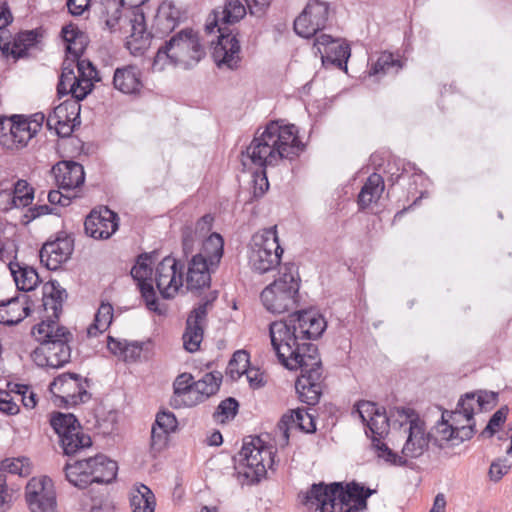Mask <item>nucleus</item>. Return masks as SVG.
Segmentation results:
<instances>
[{"label":"nucleus","mask_w":512,"mask_h":512,"mask_svg":"<svg viewBox=\"0 0 512 512\" xmlns=\"http://www.w3.org/2000/svg\"><path fill=\"white\" fill-rule=\"evenodd\" d=\"M454 423L455 422L449 423V421L445 419L443 413L441 420L437 422V424L432 428L430 432H434L442 444L443 442L454 440Z\"/></svg>","instance_id":"nucleus-57"},{"label":"nucleus","mask_w":512,"mask_h":512,"mask_svg":"<svg viewBox=\"0 0 512 512\" xmlns=\"http://www.w3.org/2000/svg\"><path fill=\"white\" fill-rule=\"evenodd\" d=\"M19 291L28 292L36 288L41 279L35 268L11 261L8 265Z\"/></svg>","instance_id":"nucleus-30"},{"label":"nucleus","mask_w":512,"mask_h":512,"mask_svg":"<svg viewBox=\"0 0 512 512\" xmlns=\"http://www.w3.org/2000/svg\"><path fill=\"white\" fill-rule=\"evenodd\" d=\"M41 37L42 32L40 29L26 30L18 33L13 41V46L10 51L11 55L15 59L27 56L28 50L36 46Z\"/></svg>","instance_id":"nucleus-36"},{"label":"nucleus","mask_w":512,"mask_h":512,"mask_svg":"<svg viewBox=\"0 0 512 512\" xmlns=\"http://www.w3.org/2000/svg\"><path fill=\"white\" fill-rule=\"evenodd\" d=\"M80 107L76 103L60 104L55 107L46 119V128H58V126H69L76 128L80 124L79 117Z\"/></svg>","instance_id":"nucleus-28"},{"label":"nucleus","mask_w":512,"mask_h":512,"mask_svg":"<svg viewBox=\"0 0 512 512\" xmlns=\"http://www.w3.org/2000/svg\"><path fill=\"white\" fill-rule=\"evenodd\" d=\"M184 264L172 256H166L156 266L155 282L164 299H171L183 283Z\"/></svg>","instance_id":"nucleus-14"},{"label":"nucleus","mask_w":512,"mask_h":512,"mask_svg":"<svg viewBox=\"0 0 512 512\" xmlns=\"http://www.w3.org/2000/svg\"><path fill=\"white\" fill-rule=\"evenodd\" d=\"M59 319H55L53 315L47 316L46 320L35 325L32 329L33 334H37V340L43 345L44 340H53L57 337H65L70 335V331L64 326H57Z\"/></svg>","instance_id":"nucleus-37"},{"label":"nucleus","mask_w":512,"mask_h":512,"mask_svg":"<svg viewBox=\"0 0 512 512\" xmlns=\"http://www.w3.org/2000/svg\"><path fill=\"white\" fill-rule=\"evenodd\" d=\"M51 172L59 189L73 191L84 184L85 172L83 166L73 160H62L53 165Z\"/></svg>","instance_id":"nucleus-18"},{"label":"nucleus","mask_w":512,"mask_h":512,"mask_svg":"<svg viewBox=\"0 0 512 512\" xmlns=\"http://www.w3.org/2000/svg\"><path fill=\"white\" fill-rule=\"evenodd\" d=\"M475 396V393L470 392L459 399L455 411H452L450 414L453 422H459L458 417L460 416H463L468 422L473 421Z\"/></svg>","instance_id":"nucleus-49"},{"label":"nucleus","mask_w":512,"mask_h":512,"mask_svg":"<svg viewBox=\"0 0 512 512\" xmlns=\"http://www.w3.org/2000/svg\"><path fill=\"white\" fill-rule=\"evenodd\" d=\"M74 250V240L65 232L59 233L54 241H47L39 252L40 261L48 270H57L70 259Z\"/></svg>","instance_id":"nucleus-17"},{"label":"nucleus","mask_w":512,"mask_h":512,"mask_svg":"<svg viewBox=\"0 0 512 512\" xmlns=\"http://www.w3.org/2000/svg\"><path fill=\"white\" fill-rule=\"evenodd\" d=\"M508 414V408L507 407H501L496 412L493 413V415L490 417L486 427L481 432V436L484 437H492L496 431L497 428H499L502 424H504Z\"/></svg>","instance_id":"nucleus-56"},{"label":"nucleus","mask_w":512,"mask_h":512,"mask_svg":"<svg viewBox=\"0 0 512 512\" xmlns=\"http://www.w3.org/2000/svg\"><path fill=\"white\" fill-rule=\"evenodd\" d=\"M250 249H260L268 252V255L279 254V259L283 254V248L279 244V238L277 235V226L264 228L256 232L250 241Z\"/></svg>","instance_id":"nucleus-29"},{"label":"nucleus","mask_w":512,"mask_h":512,"mask_svg":"<svg viewBox=\"0 0 512 512\" xmlns=\"http://www.w3.org/2000/svg\"><path fill=\"white\" fill-rule=\"evenodd\" d=\"M182 249L186 257L193 252L195 241L199 238L192 225H185L181 231Z\"/></svg>","instance_id":"nucleus-61"},{"label":"nucleus","mask_w":512,"mask_h":512,"mask_svg":"<svg viewBox=\"0 0 512 512\" xmlns=\"http://www.w3.org/2000/svg\"><path fill=\"white\" fill-rule=\"evenodd\" d=\"M195 381L194 377L190 373H182L178 375L173 383V394L175 395H186L191 391H194Z\"/></svg>","instance_id":"nucleus-58"},{"label":"nucleus","mask_w":512,"mask_h":512,"mask_svg":"<svg viewBox=\"0 0 512 512\" xmlns=\"http://www.w3.org/2000/svg\"><path fill=\"white\" fill-rule=\"evenodd\" d=\"M119 228V216L107 206L90 211L84 221L85 233L94 239H108Z\"/></svg>","instance_id":"nucleus-16"},{"label":"nucleus","mask_w":512,"mask_h":512,"mask_svg":"<svg viewBox=\"0 0 512 512\" xmlns=\"http://www.w3.org/2000/svg\"><path fill=\"white\" fill-rule=\"evenodd\" d=\"M395 408L396 407L390 410L389 415H387L386 409L384 408L377 416L371 417V419L368 420L366 435L370 437L371 440L372 438L382 440L388 435L391 418L395 416L398 417Z\"/></svg>","instance_id":"nucleus-35"},{"label":"nucleus","mask_w":512,"mask_h":512,"mask_svg":"<svg viewBox=\"0 0 512 512\" xmlns=\"http://www.w3.org/2000/svg\"><path fill=\"white\" fill-rule=\"evenodd\" d=\"M66 289L57 280H49L42 287V304L44 311L52 310L55 319H59L63 311V303L67 299Z\"/></svg>","instance_id":"nucleus-27"},{"label":"nucleus","mask_w":512,"mask_h":512,"mask_svg":"<svg viewBox=\"0 0 512 512\" xmlns=\"http://www.w3.org/2000/svg\"><path fill=\"white\" fill-rule=\"evenodd\" d=\"M246 15V7L240 0H225L223 7L213 10L205 29L212 33L218 28V42L213 48V58L219 68L237 69L241 62V48L237 34L224 25L234 24Z\"/></svg>","instance_id":"nucleus-3"},{"label":"nucleus","mask_w":512,"mask_h":512,"mask_svg":"<svg viewBox=\"0 0 512 512\" xmlns=\"http://www.w3.org/2000/svg\"><path fill=\"white\" fill-rule=\"evenodd\" d=\"M49 422L59 440L81 427L79 420L72 413L55 411L51 414Z\"/></svg>","instance_id":"nucleus-39"},{"label":"nucleus","mask_w":512,"mask_h":512,"mask_svg":"<svg viewBox=\"0 0 512 512\" xmlns=\"http://www.w3.org/2000/svg\"><path fill=\"white\" fill-rule=\"evenodd\" d=\"M249 365V354L244 350L236 351L230 359L226 373L233 379L246 374L249 385L253 389L265 385L264 375L258 368H247Z\"/></svg>","instance_id":"nucleus-20"},{"label":"nucleus","mask_w":512,"mask_h":512,"mask_svg":"<svg viewBox=\"0 0 512 512\" xmlns=\"http://www.w3.org/2000/svg\"><path fill=\"white\" fill-rule=\"evenodd\" d=\"M498 393L493 391H481L477 396L476 403L480 410L492 408L497 404Z\"/></svg>","instance_id":"nucleus-64"},{"label":"nucleus","mask_w":512,"mask_h":512,"mask_svg":"<svg viewBox=\"0 0 512 512\" xmlns=\"http://www.w3.org/2000/svg\"><path fill=\"white\" fill-rule=\"evenodd\" d=\"M384 190V180L380 174L372 173L362 186L357 204L359 210L363 211L370 206L372 202L377 201Z\"/></svg>","instance_id":"nucleus-32"},{"label":"nucleus","mask_w":512,"mask_h":512,"mask_svg":"<svg viewBox=\"0 0 512 512\" xmlns=\"http://www.w3.org/2000/svg\"><path fill=\"white\" fill-rule=\"evenodd\" d=\"M34 199V189L25 180H18L14 187L12 203L15 207H27Z\"/></svg>","instance_id":"nucleus-50"},{"label":"nucleus","mask_w":512,"mask_h":512,"mask_svg":"<svg viewBox=\"0 0 512 512\" xmlns=\"http://www.w3.org/2000/svg\"><path fill=\"white\" fill-rule=\"evenodd\" d=\"M145 345L144 342H126V345L124 347V352L122 355V358L126 362L130 361H136L138 358H140L141 352L143 350V346Z\"/></svg>","instance_id":"nucleus-62"},{"label":"nucleus","mask_w":512,"mask_h":512,"mask_svg":"<svg viewBox=\"0 0 512 512\" xmlns=\"http://www.w3.org/2000/svg\"><path fill=\"white\" fill-rule=\"evenodd\" d=\"M25 498L31 512L56 510V492L52 480L47 476L30 479L25 488Z\"/></svg>","instance_id":"nucleus-12"},{"label":"nucleus","mask_w":512,"mask_h":512,"mask_svg":"<svg viewBox=\"0 0 512 512\" xmlns=\"http://www.w3.org/2000/svg\"><path fill=\"white\" fill-rule=\"evenodd\" d=\"M325 52L327 53V58L337 67L342 68L344 66L346 68L347 61L351 55L348 44L335 42V44L330 46Z\"/></svg>","instance_id":"nucleus-53"},{"label":"nucleus","mask_w":512,"mask_h":512,"mask_svg":"<svg viewBox=\"0 0 512 512\" xmlns=\"http://www.w3.org/2000/svg\"><path fill=\"white\" fill-rule=\"evenodd\" d=\"M511 466L507 463L506 458H498L494 460L489 468L488 476L489 479L493 482L500 481L504 475H506Z\"/></svg>","instance_id":"nucleus-60"},{"label":"nucleus","mask_w":512,"mask_h":512,"mask_svg":"<svg viewBox=\"0 0 512 512\" xmlns=\"http://www.w3.org/2000/svg\"><path fill=\"white\" fill-rule=\"evenodd\" d=\"M371 446L377 453V457L383 459L385 462L394 466L408 467V457L399 456L396 452L388 447L387 444L379 440V438H372Z\"/></svg>","instance_id":"nucleus-46"},{"label":"nucleus","mask_w":512,"mask_h":512,"mask_svg":"<svg viewBox=\"0 0 512 512\" xmlns=\"http://www.w3.org/2000/svg\"><path fill=\"white\" fill-rule=\"evenodd\" d=\"M299 130H263L246 147L243 156L255 167L275 166L281 159H293L304 150Z\"/></svg>","instance_id":"nucleus-4"},{"label":"nucleus","mask_w":512,"mask_h":512,"mask_svg":"<svg viewBox=\"0 0 512 512\" xmlns=\"http://www.w3.org/2000/svg\"><path fill=\"white\" fill-rule=\"evenodd\" d=\"M123 5L119 0H105L101 3L100 18L111 32L115 31L121 20Z\"/></svg>","instance_id":"nucleus-43"},{"label":"nucleus","mask_w":512,"mask_h":512,"mask_svg":"<svg viewBox=\"0 0 512 512\" xmlns=\"http://www.w3.org/2000/svg\"><path fill=\"white\" fill-rule=\"evenodd\" d=\"M223 254L224 239L219 233L213 232L203 241L201 251L196 255H203L212 268H217Z\"/></svg>","instance_id":"nucleus-34"},{"label":"nucleus","mask_w":512,"mask_h":512,"mask_svg":"<svg viewBox=\"0 0 512 512\" xmlns=\"http://www.w3.org/2000/svg\"><path fill=\"white\" fill-rule=\"evenodd\" d=\"M141 77V70L137 66L127 65L115 70L113 85L124 94H136L143 87Z\"/></svg>","instance_id":"nucleus-26"},{"label":"nucleus","mask_w":512,"mask_h":512,"mask_svg":"<svg viewBox=\"0 0 512 512\" xmlns=\"http://www.w3.org/2000/svg\"><path fill=\"white\" fill-rule=\"evenodd\" d=\"M19 406L13 402L10 394L0 390V412L7 415H16L19 412Z\"/></svg>","instance_id":"nucleus-63"},{"label":"nucleus","mask_w":512,"mask_h":512,"mask_svg":"<svg viewBox=\"0 0 512 512\" xmlns=\"http://www.w3.org/2000/svg\"><path fill=\"white\" fill-rule=\"evenodd\" d=\"M284 268L285 272L260 294L264 307L275 314L290 311L299 304L300 279L292 273L294 264H286Z\"/></svg>","instance_id":"nucleus-8"},{"label":"nucleus","mask_w":512,"mask_h":512,"mask_svg":"<svg viewBox=\"0 0 512 512\" xmlns=\"http://www.w3.org/2000/svg\"><path fill=\"white\" fill-rule=\"evenodd\" d=\"M275 451L267 448L260 437L251 438L250 442H243V446L237 457H234L236 469L252 484L259 483L266 477L267 468L264 464L265 456L269 458L268 468L273 469L275 464Z\"/></svg>","instance_id":"nucleus-10"},{"label":"nucleus","mask_w":512,"mask_h":512,"mask_svg":"<svg viewBox=\"0 0 512 512\" xmlns=\"http://www.w3.org/2000/svg\"><path fill=\"white\" fill-rule=\"evenodd\" d=\"M292 424L305 433H315L316 423L312 415L303 409H296L290 413H285L280 418L277 428L282 434L283 443L281 446H286L289 443V429Z\"/></svg>","instance_id":"nucleus-21"},{"label":"nucleus","mask_w":512,"mask_h":512,"mask_svg":"<svg viewBox=\"0 0 512 512\" xmlns=\"http://www.w3.org/2000/svg\"><path fill=\"white\" fill-rule=\"evenodd\" d=\"M45 115L37 112L32 115L13 114L10 117L0 115V126L3 128L6 121H9L10 128H42L45 121Z\"/></svg>","instance_id":"nucleus-42"},{"label":"nucleus","mask_w":512,"mask_h":512,"mask_svg":"<svg viewBox=\"0 0 512 512\" xmlns=\"http://www.w3.org/2000/svg\"><path fill=\"white\" fill-rule=\"evenodd\" d=\"M249 263L254 271L264 274L280 264L279 254L270 257L265 250L250 249Z\"/></svg>","instance_id":"nucleus-40"},{"label":"nucleus","mask_w":512,"mask_h":512,"mask_svg":"<svg viewBox=\"0 0 512 512\" xmlns=\"http://www.w3.org/2000/svg\"><path fill=\"white\" fill-rule=\"evenodd\" d=\"M117 471V462L104 454L67 462L64 466L67 481L79 489L93 483L110 484L116 479Z\"/></svg>","instance_id":"nucleus-6"},{"label":"nucleus","mask_w":512,"mask_h":512,"mask_svg":"<svg viewBox=\"0 0 512 512\" xmlns=\"http://www.w3.org/2000/svg\"><path fill=\"white\" fill-rule=\"evenodd\" d=\"M213 299H203L189 313L186 319L185 331L182 335L185 350L194 353L199 350L203 340L204 326L207 321L208 307L212 306Z\"/></svg>","instance_id":"nucleus-15"},{"label":"nucleus","mask_w":512,"mask_h":512,"mask_svg":"<svg viewBox=\"0 0 512 512\" xmlns=\"http://www.w3.org/2000/svg\"><path fill=\"white\" fill-rule=\"evenodd\" d=\"M383 409L384 407H380L377 403L367 400H360L354 405V411L358 413L365 426L368 424V420L371 419V417L377 416Z\"/></svg>","instance_id":"nucleus-55"},{"label":"nucleus","mask_w":512,"mask_h":512,"mask_svg":"<svg viewBox=\"0 0 512 512\" xmlns=\"http://www.w3.org/2000/svg\"><path fill=\"white\" fill-rule=\"evenodd\" d=\"M329 14L327 2L310 0L294 21V31L303 38H310L326 27Z\"/></svg>","instance_id":"nucleus-13"},{"label":"nucleus","mask_w":512,"mask_h":512,"mask_svg":"<svg viewBox=\"0 0 512 512\" xmlns=\"http://www.w3.org/2000/svg\"><path fill=\"white\" fill-rule=\"evenodd\" d=\"M401 68L399 60L394 59L391 53H382L376 63L371 68V75L388 74L391 71L395 73Z\"/></svg>","instance_id":"nucleus-52"},{"label":"nucleus","mask_w":512,"mask_h":512,"mask_svg":"<svg viewBox=\"0 0 512 512\" xmlns=\"http://www.w3.org/2000/svg\"><path fill=\"white\" fill-rule=\"evenodd\" d=\"M186 18V10L174 0L163 1L157 11L154 27L160 33H170Z\"/></svg>","instance_id":"nucleus-22"},{"label":"nucleus","mask_w":512,"mask_h":512,"mask_svg":"<svg viewBox=\"0 0 512 512\" xmlns=\"http://www.w3.org/2000/svg\"><path fill=\"white\" fill-rule=\"evenodd\" d=\"M113 318V307L109 303H102L95 314L93 324L87 329L89 337H95L105 331L111 324Z\"/></svg>","instance_id":"nucleus-44"},{"label":"nucleus","mask_w":512,"mask_h":512,"mask_svg":"<svg viewBox=\"0 0 512 512\" xmlns=\"http://www.w3.org/2000/svg\"><path fill=\"white\" fill-rule=\"evenodd\" d=\"M61 36L66 43V58L57 85L60 96L71 94L78 102L87 97L94 88V82L100 80L93 63L81 59L88 44L87 35L73 23L62 27Z\"/></svg>","instance_id":"nucleus-2"},{"label":"nucleus","mask_w":512,"mask_h":512,"mask_svg":"<svg viewBox=\"0 0 512 512\" xmlns=\"http://www.w3.org/2000/svg\"><path fill=\"white\" fill-rule=\"evenodd\" d=\"M39 130H0V145L5 149H22Z\"/></svg>","instance_id":"nucleus-38"},{"label":"nucleus","mask_w":512,"mask_h":512,"mask_svg":"<svg viewBox=\"0 0 512 512\" xmlns=\"http://www.w3.org/2000/svg\"><path fill=\"white\" fill-rule=\"evenodd\" d=\"M215 269L203 258V255H193L188 264L187 288L189 290H201L210 287L211 272H214Z\"/></svg>","instance_id":"nucleus-23"},{"label":"nucleus","mask_w":512,"mask_h":512,"mask_svg":"<svg viewBox=\"0 0 512 512\" xmlns=\"http://www.w3.org/2000/svg\"><path fill=\"white\" fill-rule=\"evenodd\" d=\"M253 183L254 197H262L269 188L266 168L257 167V169L253 172Z\"/></svg>","instance_id":"nucleus-59"},{"label":"nucleus","mask_w":512,"mask_h":512,"mask_svg":"<svg viewBox=\"0 0 512 512\" xmlns=\"http://www.w3.org/2000/svg\"><path fill=\"white\" fill-rule=\"evenodd\" d=\"M34 302L28 295L14 296L0 301V323L6 326L19 324L32 312Z\"/></svg>","instance_id":"nucleus-19"},{"label":"nucleus","mask_w":512,"mask_h":512,"mask_svg":"<svg viewBox=\"0 0 512 512\" xmlns=\"http://www.w3.org/2000/svg\"><path fill=\"white\" fill-rule=\"evenodd\" d=\"M222 380L223 376L219 371L205 373L201 379L195 381L194 391L197 393V396L190 405H197L215 395L220 389Z\"/></svg>","instance_id":"nucleus-31"},{"label":"nucleus","mask_w":512,"mask_h":512,"mask_svg":"<svg viewBox=\"0 0 512 512\" xmlns=\"http://www.w3.org/2000/svg\"><path fill=\"white\" fill-rule=\"evenodd\" d=\"M367 491H375L366 487L364 484L355 480L351 482H325L313 483L306 492H301V503L305 506L317 505L325 508V504L339 501V506L343 509L351 502L361 499Z\"/></svg>","instance_id":"nucleus-7"},{"label":"nucleus","mask_w":512,"mask_h":512,"mask_svg":"<svg viewBox=\"0 0 512 512\" xmlns=\"http://www.w3.org/2000/svg\"><path fill=\"white\" fill-rule=\"evenodd\" d=\"M23 459H5L0 464V512H7L12 506V496L8 493L7 477L5 472L22 476L28 473V469H24Z\"/></svg>","instance_id":"nucleus-25"},{"label":"nucleus","mask_w":512,"mask_h":512,"mask_svg":"<svg viewBox=\"0 0 512 512\" xmlns=\"http://www.w3.org/2000/svg\"><path fill=\"white\" fill-rule=\"evenodd\" d=\"M137 287L139 289L141 298L143 299L146 308L149 311L157 313L158 315H162L163 311L159 307L158 297L153 287L152 280L145 282L143 284H138Z\"/></svg>","instance_id":"nucleus-51"},{"label":"nucleus","mask_w":512,"mask_h":512,"mask_svg":"<svg viewBox=\"0 0 512 512\" xmlns=\"http://www.w3.org/2000/svg\"><path fill=\"white\" fill-rule=\"evenodd\" d=\"M239 411V402L234 397H228L222 400L213 413V418L218 421L222 416L225 419H234Z\"/></svg>","instance_id":"nucleus-54"},{"label":"nucleus","mask_w":512,"mask_h":512,"mask_svg":"<svg viewBox=\"0 0 512 512\" xmlns=\"http://www.w3.org/2000/svg\"><path fill=\"white\" fill-rule=\"evenodd\" d=\"M324 317L312 309L296 310L269 325L271 345L279 362L288 370H301L295 382L299 400L316 405L322 395L323 367L316 340L326 330Z\"/></svg>","instance_id":"nucleus-1"},{"label":"nucleus","mask_w":512,"mask_h":512,"mask_svg":"<svg viewBox=\"0 0 512 512\" xmlns=\"http://www.w3.org/2000/svg\"><path fill=\"white\" fill-rule=\"evenodd\" d=\"M395 410L399 419L404 418V421L399 423L400 426L409 423L408 436L401 451L402 455L416 459L424 454L430 443L440 449L444 447L434 432H426L425 421L414 409L396 407Z\"/></svg>","instance_id":"nucleus-9"},{"label":"nucleus","mask_w":512,"mask_h":512,"mask_svg":"<svg viewBox=\"0 0 512 512\" xmlns=\"http://www.w3.org/2000/svg\"><path fill=\"white\" fill-rule=\"evenodd\" d=\"M133 512H154L156 507L155 495L149 487L141 484L130 498Z\"/></svg>","instance_id":"nucleus-41"},{"label":"nucleus","mask_w":512,"mask_h":512,"mask_svg":"<svg viewBox=\"0 0 512 512\" xmlns=\"http://www.w3.org/2000/svg\"><path fill=\"white\" fill-rule=\"evenodd\" d=\"M205 56V49L200 43L198 33L192 29H183L173 35L159 47L153 66L163 69L166 63L189 69Z\"/></svg>","instance_id":"nucleus-5"},{"label":"nucleus","mask_w":512,"mask_h":512,"mask_svg":"<svg viewBox=\"0 0 512 512\" xmlns=\"http://www.w3.org/2000/svg\"><path fill=\"white\" fill-rule=\"evenodd\" d=\"M72 339V333L65 337H57L53 340H44L46 346L45 365L51 368H60L70 362L71 347L69 342Z\"/></svg>","instance_id":"nucleus-24"},{"label":"nucleus","mask_w":512,"mask_h":512,"mask_svg":"<svg viewBox=\"0 0 512 512\" xmlns=\"http://www.w3.org/2000/svg\"><path fill=\"white\" fill-rule=\"evenodd\" d=\"M151 255L149 253H141L136 258V263L131 269V277L138 284L151 281L152 267L150 266Z\"/></svg>","instance_id":"nucleus-48"},{"label":"nucleus","mask_w":512,"mask_h":512,"mask_svg":"<svg viewBox=\"0 0 512 512\" xmlns=\"http://www.w3.org/2000/svg\"><path fill=\"white\" fill-rule=\"evenodd\" d=\"M63 453L66 456L72 457L83 453L86 449L92 446V439L90 435L83 432L82 427L77 428L76 431L69 433L59 440Z\"/></svg>","instance_id":"nucleus-33"},{"label":"nucleus","mask_w":512,"mask_h":512,"mask_svg":"<svg viewBox=\"0 0 512 512\" xmlns=\"http://www.w3.org/2000/svg\"><path fill=\"white\" fill-rule=\"evenodd\" d=\"M177 419L174 413L170 411H161L157 414L155 424L151 431L152 444L155 443L156 438H161V435L157 433V428L161 429L165 435L174 432L177 428Z\"/></svg>","instance_id":"nucleus-47"},{"label":"nucleus","mask_w":512,"mask_h":512,"mask_svg":"<svg viewBox=\"0 0 512 512\" xmlns=\"http://www.w3.org/2000/svg\"><path fill=\"white\" fill-rule=\"evenodd\" d=\"M90 382V379L83 378L80 374L66 372L54 378L49 385V390L56 405L68 408L86 403L91 399V394L87 391Z\"/></svg>","instance_id":"nucleus-11"},{"label":"nucleus","mask_w":512,"mask_h":512,"mask_svg":"<svg viewBox=\"0 0 512 512\" xmlns=\"http://www.w3.org/2000/svg\"><path fill=\"white\" fill-rule=\"evenodd\" d=\"M75 130H54L55 134L60 138L57 146L71 156L80 154L84 148V142L76 135Z\"/></svg>","instance_id":"nucleus-45"}]
</instances>
